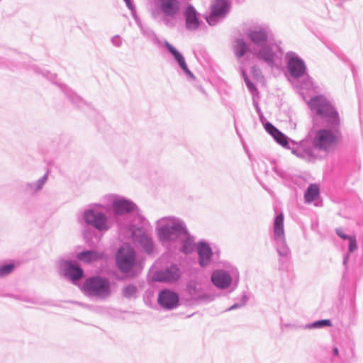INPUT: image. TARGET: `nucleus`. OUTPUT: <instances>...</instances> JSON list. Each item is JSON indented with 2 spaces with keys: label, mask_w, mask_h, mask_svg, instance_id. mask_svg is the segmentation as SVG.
I'll list each match as a JSON object with an SVG mask.
<instances>
[{
  "label": "nucleus",
  "mask_w": 363,
  "mask_h": 363,
  "mask_svg": "<svg viewBox=\"0 0 363 363\" xmlns=\"http://www.w3.org/2000/svg\"><path fill=\"white\" fill-rule=\"evenodd\" d=\"M340 137L330 129H320L315 133L313 145L315 149L324 152L333 151L337 145Z\"/></svg>",
  "instance_id": "f257e3e1"
},
{
  "label": "nucleus",
  "mask_w": 363,
  "mask_h": 363,
  "mask_svg": "<svg viewBox=\"0 0 363 363\" xmlns=\"http://www.w3.org/2000/svg\"><path fill=\"white\" fill-rule=\"evenodd\" d=\"M83 289L88 295L100 298L108 296L110 293L108 281L101 277L87 279L84 284Z\"/></svg>",
  "instance_id": "f03ea898"
},
{
  "label": "nucleus",
  "mask_w": 363,
  "mask_h": 363,
  "mask_svg": "<svg viewBox=\"0 0 363 363\" xmlns=\"http://www.w3.org/2000/svg\"><path fill=\"white\" fill-rule=\"evenodd\" d=\"M116 261L121 271H130L135 264V253L133 248L128 245L121 247L117 254Z\"/></svg>",
  "instance_id": "7ed1b4c3"
},
{
  "label": "nucleus",
  "mask_w": 363,
  "mask_h": 363,
  "mask_svg": "<svg viewBox=\"0 0 363 363\" xmlns=\"http://www.w3.org/2000/svg\"><path fill=\"white\" fill-rule=\"evenodd\" d=\"M310 106L316 113L333 120L337 118V113L333 107L322 96H316L310 101Z\"/></svg>",
  "instance_id": "20e7f679"
},
{
  "label": "nucleus",
  "mask_w": 363,
  "mask_h": 363,
  "mask_svg": "<svg viewBox=\"0 0 363 363\" xmlns=\"http://www.w3.org/2000/svg\"><path fill=\"white\" fill-rule=\"evenodd\" d=\"M84 218L86 223L93 225L99 230H106L108 228L106 218L101 213L88 211L84 214Z\"/></svg>",
  "instance_id": "39448f33"
},
{
  "label": "nucleus",
  "mask_w": 363,
  "mask_h": 363,
  "mask_svg": "<svg viewBox=\"0 0 363 363\" xmlns=\"http://www.w3.org/2000/svg\"><path fill=\"white\" fill-rule=\"evenodd\" d=\"M158 301L164 308L172 309L178 305L179 297L174 292L164 291L160 294Z\"/></svg>",
  "instance_id": "423d86ee"
},
{
  "label": "nucleus",
  "mask_w": 363,
  "mask_h": 363,
  "mask_svg": "<svg viewBox=\"0 0 363 363\" xmlns=\"http://www.w3.org/2000/svg\"><path fill=\"white\" fill-rule=\"evenodd\" d=\"M179 277V269L175 266H172L164 272L157 273L153 280L157 281H174Z\"/></svg>",
  "instance_id": "0eeeda50"
},
{
  "label": "nucleus",
  "mask_w": 363,
  "mask_h": 363,
  "mask_svg": "<svg viewBox=\"0 0 363 363\" xmlns=\"http://www.w3.org/2000/svg\"><path fill=\"white\" fill-rule=\"evenodd\" d=\"M228 11L225 1H218L212 8L211 14L206 18L209 25H213L216 21V18L222 17Z\"/></svg>",
  "instance_id": "6e6552de"
},
{
  "label": "nucleus",
  "mask_w": 363,
  "mask_h": 363,
  "mask_svg": "<svg viewBox=\"0 0 363 363\" xmlns=\"http://www.w3.org/2000/svg\"><path fill=\"white\" fill-rule=\"evenodd\" d=\"M211 280L216 286L221 289L228 287L231 283L230 277L223 271L213 272L211 276Z\"/></svg>",
  "instance_id": "1a4fd4ad"
},
{
  "label": "nucleus",
  "mask_w": 363,
  "mask_h": 363,
  "mask_svg": "<svg viewBox=\"0 0 363 363\" xmlns=\"http://www.w3.org/2000/svg\"><path fill=\"white\" fill-rule=\"evenodd\" d=\"M113 210L117 214H123L134 211L136 208L135 205L127 200L120 199L113 202Z\"/></svg>",
  "instance_id": "9d476101"
},
{
  "label": "nucleus",
  "mask_w": 363,
  "mask_h": 363,
  "mask_svg": "<svg viewBox=\"0 0 363 363\" xmlns=\"http://www.w3.org/2000/svg\"><path fill=\"white\" fill-rule=\"evenodd\" d=\"M186 26L188 29L196 30L199 28V21L196 10L189 6L185 11Z\"/></svg>",
  "instance_id": "9b49d317"
},
{
  "label": "nucleus",
  "mask_w": 363,
  "mask_h": 363,
  "mask_svg": "<svg viewBox=\"0 0 363 363\" xmlns=\"http://www.w3.org/2000/svg\"><path fill=\"white\" fill-rule=\"evenodd\" d=\"M289 70L294 77H301L305 70L303 62L298 58H291L288 63Z\"/></svg>",
  "instance_id": "f8f14e48"
},
{
  "label": "nucleus",
  "mask_w": 363,
  "mask_h": 363,
  "mask_svg": "<svg viewBox=\"0 0 363 363\" xmlns=\"http://www.w3.org/2000/svg\"><path fill=\"white\" fill-rule=\"evenodd\" d=\"M198 252L200 257V264L203 266L207 264L212 255L209 246L204 243H200L198 245Z\"/></svg>",
  "instance_id": "ddd939ff"
},
{
  "label": "nucleus",
  "mask_w": 363,
  "mask_h": 363,
  "mask_svg": "<svg viewBox=\"0 0 363 363\" xmlns=\"http://www.w3.org/2000/svg\"><path fill=\"white\" fill-rule=\"evenodd\" d=\"M274 233L277 238L284 239V216L282 213L278 215L274 220Z\"/></svg>",
  "instance_id": "4468645a"
},
{
  "label": "nucleus",
  "mask_w": 363,
  "mask_h": 363,
  "mask_svg": "<svg viewBox=\"0 0 363 363\" xmlns=\"http://www.w3.org/2000/svg\"><path fill=\"white\" fill-rule=\"evenodd\" d=\"M266 129L279 144L281 145H286L288 144L286 137L272 124L267 123L266 125Z\"/></svg>",
  "instance_id": "2eb2a0df"
},
{
  "label": "nucleus",
  "mask_w": 363,
  "mask_h": 363,
  "mask_svg": "<svg viewBox=\"0 0 363 363\" xmlns=\"http://www.w3.org/2000/svg\"><path fill=\"white\" fill-rule=\"evenodd\" d=\"M102 257V255L94 251H85L78 254L77 258L84 262L90 263L95 262Z\"/></svg>",
  "instance_id": "dca6fc26"
},
{
  "label": "nucleus",
  "mask_w": 363,
  "mask_h": 363,
  "mask_svg": "<svg viewBox=\"0 0 363 363\" xmlns=\"http://www.w3.org/2000/svg\"><path fill=\"white\" fill-rule=\"evenodd\" d=\"M247 35L250 39L257 44L265 43L267 39L266 33L262 30H250Z\"/></svg>",
  "instance_id": "f3484780"
},
{
  "label": "nucleus",
  "mask_w": 363,
  "mask_h": 363,
  "mask_svg": "<svg viewBox=\"0 0 363 363\" xmlns=\"http://www.w3.org/2000/svg\"><path fill=\"white\" fill-rule=\"evenodd\" d=\"M65 274L72 280H77L82 277V269L72 264H67L65 269Z\"/></svg>",
  "instance_id": "a211bd4d"
},
{
  "label": "nucleus",
  "mask_w": 363,
  "mask_h": 363,
  "mask_svg": "<svg viewBox=\"0 0 363 363\" xmlns=\"http://www.w3.org/2000/svg\"><path fill=\"white\" fill-rule=\"evenodd\" d=\"M319 196V188L316 184H311L305 193L304 198L307 203L315 200Z\"/></svg>",
  "instance_id": "6ab92c4d"
},
{
  "label": "nucleus",
  "mask_w": 363,
  "mask_h": 363,
  "mask_svg": "<svg viewBox=\"0 0 363 363\" xmlns=\"http://www.w3.org/2000/svg\"><path fill=\"white\" fill-rule=\"evenodd\" d=\"M162 9L167 15H173L177 12L179 6L176 1H163Z\"/></svg>",
  "instance_id": "aec40b11"
},
{
  "label": "nucleus",
  "mask_w": 363,
  "mask_h": 363,
  "mask_svg": "<svg viewBox=\"0 0 363 363\" xmlns=\"http://www.w3.org/2000/svg\"><path fill=\"white\" fill-rule=\"evenodd\" d=\"M247 50L246 45L245 43L240 40H238L236 41V45L235 46V55L240 57L243 56Z\"/></svg>",
  "instance_id": "412c9836"
},
{
  "label": "nucleus",
  "mask_w": 363,
  "mask_h": 363,
  "mask_svg": "<svg viewBox=\"0 0 363 363\" xmlns=\"http://www.w3.org/2000/svg\"><path fill=\"white\" fill-rule=\"evenodd\" d=\"M258 57L269 63H271L273 60V55L271 52V50L267 48H263V50L259 53Z\"/></svg>",
  "instance_id": "4be33fe9"
},
{
  "label": "nucleus",
  "mask_w": 363,
  "mask_h": 363,
  "mask_svg": "<svg viewBox=\"0 0 363 363\" xmlns=\"http://www.w3.org/2000/svg\"><path fill=\"white\" fill-rule=\"evenodd\" d=\"M15 268L13 263L3 265L0 267V277H4L11 274Z\"/></svg>",
  "instance_id": "5701e85b"
},
{
  "label": "nucleus",
  "mask_w": 363,
  "mask_h": 363,
  "mask_svg": "<svg viewBox=\"0 0 363 363\" xmlns=\"http://www.w3.org/2000/svg\"><path fill=\"white\" fill-rule=\"evenodd\" d=\"M175 60L178 62L182 69L188 74L192 75L191 72L189 71V69L187 67V65L185 62V60L182 55L179 52L174 57Z\"/></svg>",
  "instance_id": "b1692460"
},
{
  "label": "nucleus",
  "mask_w": 363,
  "mask_h": 363,
  "mask_svg": "<svg viewBox=\"0 0 363 363\" xmlns=\"http://www.w3.org/2000/svg\"><path fill=\"white\" fill-rule=\"evenodd\" d=\"M171 230L164 227L160 229L159 236L162 240L166 241L170 239Z\"/></svg>",
  "instance_id": "393cba45"
},
{
  "label": "nucleus",
  "mask_w": 363,
  "mask_h": 363,
  "mask_svg": "<svg viewBox=\"0 0 363 363\" xmlns=\"http://www.w3.org/2000/svg\"><path fill=\"white\" fill-rule=\"evenodd\" d=\"M136 293V288L134 286H128L123 289V294L126 297H130Z\"/></svg>",
  "instance_id": "a878e982"
},
{
  "label": "nucleus",
  "mask_w": 363,
  "mask_h": 363,
  "mask_svg": "<svg viewBox=\"0 0 363 363\" xmlns=\"http://www.w3.org/2000/svg\"><path fill=\"white\" fill-rule=\"evenodd\" d=\"M349 240V250L350 252H353L357 248L356 238L354 236H350L348 238Z\"/></svg>",
  "instance_id": "bb28decb"
},
{
  "label": "nucleus",
  "mask_w": 363,
  "mask_h": 363,
  "mask_svg": "<svg viewBox=\"0 0 363 363\" xmlns=\"http://www.w3.org/2000/svg\"><path fill=\"white\" fill-rule=\"evenodd\" d=\"M313 325L314 327H323V326H330L331 322L330 320H322L315 322Z\"/></svg>",
  "instance_id": "cd10ccee"
},
{
  "label": "nucleus",
  "mask_w": 363,
  "mask_h": 363,
  "mask_svg": "<svg viewBox=\"0 0 363 363\" xmlns=\"http://www.w3.org/2000/svg\"><path fill=\"white\" fill-rule=\"evenodd\" d=\"M165 46L167 48L169 51L172 53V55L175 57L177 54L179 53V52L174 48L171 44H169L168 42H165Z\"/></svg>",
  "instance_id": "c85d7f7f"
},
{
  "label": "nucleus",
  "mask_w": 363,
  "mask_h": 363,
  "mask_svg": "<svg viewBox=\"0 0 363 363\" xmlns=\"http://www.w3.org/2000/svg\"><path fill=\"white\" fill-rule=\"evenodd\" d=\"M142 242H145L146 250L149 252L152 248V242L147 238H144Z\"/></svg>",
  "instance_id": "c756f323"
},
{
  "label": "nucleus",
  "mask_w": 363,
  "mask_h": 363,
  "mask_svg": "<svg viewBox=\"0 0 363 363\" xmlns=\"http://www.w3.org/2000/svg\"><path fill=\"white\" fill-rule=\"evenodd\" d=\"M245 82L247 84V87L250 90L252 91V90L255 89V87L254 84L252 82H250L248 79H245Z\"/></svg>",
  "instance_id": "7c9ffc66"
},
{
  "label": "nucleus",
  "mask_w": 363,
  "mask_h": 363,
  "mask_svg": "<svg viewBox=\"0 0 363 363\" xmlns=\"http://www.w3.org/2000/svg\"><path fill=\"white\" fill-rule=\"evenodd\" d=\"M279 253L281 256H283V257H286V256H287V255H289V250H288V248H287V247H284V248L283 249V251H282V252H281V251H280V250H279Z\"/></svg>",
  "instance_id": "2f4dec72"
},
{
  "label": "nucleus",
  "mask_w": 363,
  "mask_h": 363,
  "mask_svg": "<svg viewBox=\"0 0 363 363\" xmlns=\"http://www.w3.org/2000/svg\"><path fill=\"white\" fill-rule=\"evenodd\" d=\"M337 235L341 237L342 239L346 240L348 239V236L344 234L340 230H337Z\"/></svg>",
  "instance_id": "473e14b6"
},
{
  "label": "nucleus",
  "mask_w": 363,
  "mask_h": 363,
  "mask_svg": "<svg viewBox=\"0 0 363 363\" xmlns=\"http://www.w3.org/2000/svg\"><path fill=\"white\" fill-rule=\"evenodd\" d=\"M333 353H334V354H335V355L338 356V354H339V351H338V349H337V347H335V348L333 349Z\"/></svg>",
  "instance_id": "72a5a7b5"
},
{
  "label": "nucleus",
  "mask_w": 363,
  "mask_h": 363,
  "mask_svg": "<svg viewBox=\"0 0 363 363\" xmlns=\"http://www.w3.org/2000/svg\"><path fill=\"white\" fill-rule=\"evenodd\" d=\"M184 251L185 252H189V250L188 249V247H187L184 246Z\"/></svg>",
  "instance_id": "f704fd0d"
},
{
  "label": "nucleus",
  "mask_w": 363,
  "mask_h": 363,
  "mask_svg": "<svg viewBox=\"0 0 363 363\" xmlns=\"http://www.w3.org/2000/svg\"><path fill=\"white\" fill-rule=\"evenodd\" d=\"M126 4H127V6H128L129 8H130L131 1H126Z\"/></svg>",
  "instance_id": "c9c22d12"
},
{
  "label": "nucleus",
  "mask_w": 363,
  "mask_h": 363,
  "mask_svg": "<svg viewBox=\"0 0 363 363\" xmlns=\"http://www.w3.org/2000/svg\"><path fill=\"white\" fill-rule=\"evenodd\" d=\"M172 230H177V227H173V228H172Z\"/></svg>",
  "instance_id": "e433bc0d"
}]
</instances>
